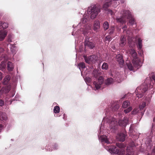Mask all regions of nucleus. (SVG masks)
I'll list each match as a JSON object with an SVG mask.
<instances>
[{
  "mask_svg": "<svg viewBox=\"0 0 155 155\" xmlns=\"http://www.w3.org/2000/svg\"><path fill=\"white\" fill-rule=\"evenodd\" d=\"M148 142H146V143H147V144L148 143H150V142H151V139L150 138H149L148 139Z\"/></svg>",
  "mask_w": 155,
  "mask_h": 155,
  "instance_id": "5fc2aeb1",
  "label": "nucleus"
},
{
  "mask_svg": "<svg viewBox=\"0 0 155 155\" xmlns=\"http://www.w3.org/2000/svg\"><path fill=\"white\" fill-rule=\"evenodd\" d=\"M8 27V24L5 22H3L2 21L0 22V28H1L3 29H5Z\"/></svg>",
  "mask_w": 155,
  "mask_h": 155,
  "instance_id": "c85d7f7f",
  "label": "nucleus"
},
{
  "mask_svg": "<svg viewBox=\"0 0 155 155\" xmlns=\"http://www.w3.org/2000/svg\"><path fill=\"white\" fill-rule=\"evenodd\" d=\"M4 50L3 48L0 47V54L3 52Z\"/></svg>",
  "mask_w": 155,
  "mask_h": 155,
  "instance_id": "864d4df0",
  "label": "nucleus"
},
{
  "mask_svg": "<svg viewBox=\"0 0 155 155\" xmlns=\"http://www.w3.org/2000/svg\"><path fill=\"white\" fill-rule=\"evenodd\" d=\"M104 148L111 153H114L116 154L118 153L119 150L114 146H106L104 145Z\"/></svg>",
  "mask_w": 155,
  "mask_h": 155,
  "instance_id": "9b49d317",
  "label": "nucleus"
},
{
  "mask_svg": "<svg viewBox=\"0 0 155 155\" xmlns=\"http://www.w3.org/2000/svg\"><path fill=\"white\" fill-rule=\"evenodd\" d=\"M126 96V95H124L123 97H122V98H124Z\"/></svg>",
  "mask_w": 155,
  "mask_h": 155,
  "instance_id": "774afa93",
  "label": "nucleus"
},
{
  "mask_svg": "<svg viewBox=\"0 0 155 155\" xmlns=\"http://www.w3.org/2000/svg\"><path fill=\"white\" fill-rule=\"evenodd\" d=\"M139 51H138V54L140 55L142 57L143 55V50L142 49H138Z\"/></svg>",
  "mask_w": 155,
  "mask_h": 155,
  "instance_id": "37998d69",
  "label": "nucleus"
},
{
  "mask_svg": "<svg viewBox=\"0 0 155 155\" xmlns=\"http://www.w3.org/2000/svg\"><path fill=\"white\" fill-rule=\"evenodd\" d=\"M10 79V77L9 75L6 76L4 78L3 82V83L4 84H7L8 82Z\"/></svg>",
  "mask_w": 155,
  "mask_h": 155,
  "instance_id": "7c9ffc66",
  "label": "nucleus"
},
{
  "mask_svg": "<svg viewBox=\"0 0 155 155\" xmlns=\"http://www.w3.org/2000/svg\"><path fill=\"white\" fill-rule=\"evenodd\" d=\"M93 74L94 77H96L98 76V72L97 70H94L93 72Z\"/></svg>",
  "mask_w": 155,
  "mask_h": 155,
  "instance_id": "c03bdc74",
  "label": "nucleus"
},
{
  "mask_svg": "<svg viewBox=\"0 0 155 155\" xmlns=\"http://www.w3.org/2000/svg\"><path fill=\"white\" fill-rule=\"evenodd\" d=\"M4 101L1 100H0V106H2L4 105Z\"/></svg>",
  "mask_w": 155,
  "mask_h": 155,
  "instance_id": "603ef678",
  "label": "nucleus"
},
{
  "mask_svg": "<svg viewBox=\"0 0 155 155\" xmlns=\"http://www.w3.org/2000/svg\"><path fill=\"white\" fill-rule=\"evenodd\" d=\"M151 94H152V93H151V94H150L148 95V96H147L146 97H148V96H149V95L150 94H151V95H152ZM151 96H152V95H151Z\"/></svg>",
  "mask_w": 155,
  "mask_h": 155,
  "instance_id": "69168bd1",
  "label": "nucleus"
},
{
  "mask_svg": "<svg viewBox=\"0 0 155 155\" xmlns=\"http://www.w3.org/2000/svg\"><path fill=\"white\" fill-rule=\"evenodd\" d=\"M2 58L1 60L2 61L0 65V68L1 70L3 71L6 67V62L8 59L7 57L5 55H2Z\"/></svg>",
  "mask_w": 155,
  "mask_h": 155,
  "instance_id": "2eb2a0df",
  "label": "nucleus"
},
{
  "mask_svg": "<svg viewBox=\"0 0 155 155\" xmlns=\"http://www.w3.org/2000/svg\"><path fill=\"white\" fill-rule=\"evenodd\" d=\"M84 80L87 85H89L88 84L89 83H90L91 81V78L88 77H87L84 78Z\"/></svg>",
  "mask_w": 155,
  "mask_h": 155,
  "instance_id": "4c0bfd02",
  "label": "nucleus"
},
{
  "mask_svg": "<svg viewBox=\"0 0 155 155\" xmlns=\"http://www.w3.org/2000/svg\"><path fill=\"white\" fill-rule=\"evenodd\" d=\"M137 45L138 49H141L142 48V41L140 38H138Z\"/></svg>",
  "mask_w": 155,
  "mask_h": 155,
  "instance_id": "bb28decb",
  "label": "nucleus"
},
{
  "mask_svg": "<svg viewBox=\"0 0 155 155\" xmlns=\"http://www.w3.org/2000/svg\"><path fill=\"white\" fill-rule=\"evenodd\" d=\"M19 97V95H16L15 96V100L17 101L18 99V98Z\"/></svg>",
  "mask_w": 155,
  "mask_h": 155,
  "instance_id": "13d9d810",
  "label": "nucleus"
},
{
  "mask_svg": "<svg viewBox=\"0 0 155 155\" xmlns=\"http://www.w3.org/2000/svg\"><path fill=\"white\" fill-rule=\"evenodd\" d=\"M60 110V108L59 106H55L53 109L54 113L55 114H58L59 113Z\"/></svg>",
  "mask_w": 155,
  "mask_h": 155,
  "instance_id": "473e14b6",
  "label": "nucleus"
},
{
  "mask_svg": "<svg viewBox=\"0 0 155 155\" xmlns=\"http://www.w3.org/2000/svg\"><path fill=\"white\" fill-rule=\"evenodd\" d=\"M2 92L0 90V98H1L2 97Z\"/></svg>",
  "mask_w": 155,
  "mask_h": 155,
  "instance_id": "052dcab7",
  "label": "nucleus"
},
{
  "mask_svg": "<svg viewBox=\"0 0 155 155\" xmlns=\"http://www.w3.org/2000/svg\"><path fill=\"white\" fill-rule=\"evenodd\" d=\"M105 39L106 41H109L111 40L112 38L111 37H110L109 35H107L106 36Z\"/></svg>",
  "mask_w": 155,
  "mask_h": 155,
  "instance_id": "79ce46f5",
  "label": "nucleus"
},
{
  "mask_svg": "<svg viewBox=\"0 0 155 155\" xmlns=\"http://www.w3.org/2000/svg\"><path fill=\"white\" fill-rule=\"evenodd\" d=\"M109 27V25L108 22L106 21L104 22L103 24V27L104 30H107Z\"/></svg>",
  "mask_w": 155,
  "mask_h": 155,
  "instance_id": "72a5a7b5",
  "label": "nucleus"
},
{
  "mask_svg": "<svg viewBox=\"0 0 155 155\" xmlns=\"http://www.w3.org/2000/svg\"><path fill=\"white\" fill-rule=\"evenodd\" d=\"M7 31L3 30L0 31V41L3 40L7 35Z\"/></svg>",
  "mask_w": 155,
  "mask_h": 155,
  "instance_id": "6ab92c4d",
  "label": "nucleus"
},
{
  "mask_svg": "<svg viewBox=\"0 0 155 155\" xmlns=\"http://www.w3.org/2000/svg\"><path fill=\"white\" fill-rule=\"evenodd\" d=\"M10 95L9 96L10 97H13L15 94V91L14 90H13L11 91Z\"/></svg>",
  "mask_w": 155,
  "mask_h": 155,
  "instance_id": "49530a36",
  "label": "nucleus"
},
{
  "mask_svg": "<svg viewBox=\"0 0 155 155\" xmlns=\"http://www.w3.org/2000/svg\"><path fill=\"white\" fill-rule=\"evenodd\" d=\"M10 45H11L10 49L11 52L13 54H15L16 53L17 51H18L17 48L16 46H15V45H14L11 44Z\"/></svg>",
  "mask_w": 155,
  "mask_h": 155,
  "instance_id": "a878e982",
  "label": "nucleus"
},
{
  "mask_svg": "<svg viewBox=\"0 0 155 155\" xmlns=\"http://www.w3.org/2000/svg\"><path fill=\"white\" fill-rule=\"evenodd\" d=\"M111 4V0H106V2L104 4L103 6V9L105 10H106Z\"/></svg>",
  "mask_w": 155,
  "mask_h": 155,
  "instance_id": "aec40b11",
  "label": "nucleus"
},
{
  "mask_svg": "<svg viewBox=\"0 0 155 155\" xmlns=\"http://www.w3.org/2000/svg\"><path fill=\"white\" fill-rule=\"evenodd\" d=\"M7 119V117L5 113L0 112V120H6Z\"/></svg>",
  "mask_w": 155,
  "mask_h": 155,
  "instance_id": "393cba45",
  "label": "nucleus"
},
{
  "mask_svg": "<svg viewBox=\"0 0 155 155\" xmlns=\"http://www.w3.org/2000/svg\"><path fill=\"white\" fill-rule=\"evenodd\" d=\"M126 37L124 36H122L120 38V45L121 47H123L126 44Z\"/></svg>",
  "mask_w": 155,
  "mask_h": 155,
  "instance_id": "4be33fe9",
  "label": "nucleus"
},
{
  "mask_svg": "<svg viewBox=\"0 0 155 155\" xmlns=\"http://www.w3.org/2000/svg\"><path fill=\"white\" fill-rule=\"evenodd\" d=\"M89 38L86 37L84 41V45L85 48H89L90 49H93L95 47L94 44L92 41L89 40Z\"/></svg>",
  "mask_w": 155,
  "mask_h": 155,
  "instance_id": "ddd939ff",
  "label": "nucleus"
},
{
  "mask_svg": "<svg viewBox=\"0 0 155 155\" xmlns=\"http://www.w3.org/2000/svg\"><path fill=\"white\" fill-rule=\"evenodd\" d=\"M115 31V28L114 27L112 26L109 29L108 31V33L110 35H112L113 34Z\"/></svg>",
  "mask_w": 155,
  "mask_h": 155,
  "instance_id": "58836bf2",
  "label": "nucleus"
},
{
  "mask_svg": "<svg viewBox=\"0 0 155 155\" xmlns=\"http://www.w3.org/2000/svg\"><path fill=\"white\" fill-rule=\"evenodd\" d=\"M8 41L9 42H12V36L11 35L8 36Z\"/></svg>",
  "mask_w": 155,
  "mask_h": 155,
  "instance_id": "8fccbe9b",
  "label": "nucleus"
},
{
  "mask_svg": "<svg viewBox=\"0 0 155 155\" xmlns=\"http://www.w3.org/2000/svg\"><path fill=\"white\" fill-rule=\"evenodd\" d=\"M153 122L155 123V117L153 119Z\"/></svg>",
  "mask_w": 155,
  "mask_h": 155,
  "instance_id": "e2e57ef3",
  "label": "nucleus"
},
{
  "mask_svg": "<svg viewBox=\"0 0 155 155\" xmlns=\"http://www.w3.org/2000/svg\"><path fill=\"white\" fill-rule=\"evenodd\" d=\"M127 26L126 25H124L122 27V29L124 32H125L127 33V39L128 41L129 45L130 47L132 48L134 45V42L132 41L133 39L132 33L129 31H126Z\"/></svg>",
  "mask_w": 155,
  "mask_h": 155,
  "instance_id": "0eeeda50",
  "label": "nucleus"
},
{
  "mask_svg": "<svg viewBox=\"0 0 155 155\" xmlns=\"http://www.w3.org/2000/svg\"><path fill=\"white\" fill-rule=\"evenodd\" d=\"M89 19V16L84 14L83 18L81 19V21L76 27L78 30L75 32L74 31L72 33V35H75L76 37L78 38L82 34H83L86 37H88V36L91 32H93L91 25L86 24V23L88 21Z\"/></svg>",
  "mask_w": 155,
  "mask_h": 155,
  "instance_id": "f03ea898",
  "label": "nucleus"
},
{
  "mask_svg": "<svg viewBox=\"0 0 155 155\" xmlns=\"http://www.w3.org/2000/svg\"><path fill=\"white\" fill-rule=\"evenodd\" d=\"M152 79L155 82V74L153 73H151L149 77L146 78L143 83L136 88L135 92L136 96L138 99L143 96L144 93L147 91L148 87L151 88L153 87L152 84Z\"/></svg>",
  "mask_w": 155,
  "mask_h": 155,
  "instance_id": "7ed1b4c3",
  "label": "nucleus"
},
{
  "mask_svg": "<svg viewBox=\"0 0 155 155\" xmlns=\"http://www.w3.org/2000/svg\"><path fill=\"white\" fill-rule=\"evenodd\" d=\"M128 121V119L126 117H124L123 120H120L118 123L120 126L124 127L127 124Z\"/></svg>",
  "mask_w": 155,
  "mask_h": 155,
  "instance_id": "f3484780",
  "label": "nucleus"
},
{
  "mask_svg": "<svg viewBox=\"0 0 155 155\" xmlns=\"http://www.w3.org/2000/svg\"><path fill=\"white\" fill-rule=\"evenodd\" d=\"M153 152H155V147H154L153 149Z\"/></svg>",
  "mask_w": 155,
  "mask_h": 155,
  "instance_id": "680f3d73",
  "label": "nucleus"
},
{
  "mask_svg": "<svg viewBox=\"0 0 155 155\" xmlns=\"http://www.w3.org/2000/svg\"><path fill=\"white\" fill-rule=\"evenodd\" d=\"M113 80L112 78H108L106 80L105 84L107 85H110L113 83Z\"/></svg>",
  "mask_w": 155,
  "mask_h": 155,
  "instance_id": "2f4dec72",
  "label": "nucleus"
},
{
  "mask_svg": "<svg viewBox=\"0 0 155 155\" xmlns=\"http://www.w3.org/2000/svg\"><path fill=\"white\" fill-rule=\"evenodd\" d=\"M131 16V13L130 11L123 9L118 13L116 19L117 23L125 24L127 22V19H130Z\"/></svg>",
  "mask_w": 155,
  "mask_h": 155,
  "instance_id": "39448f33",
  "label": "nucleus"
},
{
  "mask_svg": "<svg viewBox=\"0 0 155 155\" xmlns=\"http://www.w3.org/2000/svg\"><path fill=\"white\" fill-rule=\"evenodd\" d=\"M103 0H99V2H102Z\"/></svg>",
  "mask_w": 155,
  "mask_h": 155,
  "instance_id": "0e129e2a",
  "label": "nucleus"
},
{
  "mask_svg": "<svg viewBox=\"0 0 155 155\" xmlns=\"http://www.w3.org/2000/svg\"><path fill=\"white\" fill-rule=\"evenodd\" d=\"M130 104V102L128 101H126L123 102L122 106L124 108L127 107Z\"/></svg>",
  "mask_w": 155,
  "mask_h": 155,
  "instance_id": "cd10ccee",
  "label": "nucleus"
},
{
  "mask_svg": "<svg viewBox=\"0 0 155 155\" xmlns=\"http://www.w3.org/2000/svg\"><path fill=\"white\" fill-rule=\"evenodd\" d=\"M126 134L121 133H119L117 136V138L119 141L123 142L125 140Z\"/></svg>",
  "mask_w": 155,
  "mask_h": 155,
  "instance_id": "a211bd4d",
  "label": "nucleus"
},
{
  "mask_svg": "<svg viewBox=\"0 0 155 155\" xmlns=\"http://www.w3.org/2000/svg\"><path fill=\"white\" fill-rule=\"evenodd\" d=\"M14 68V66L13 64L10 61H8L7 65V68L8 71H12Z\"/></svg>",
  "mask_w": 155,
  "mask_h": 155,
  "instance_id": "5701e85b",
  "label": "nucleus"
},
{
  "mask_svg": "<svg viewBox=\"0 0 155 155\" xmlns=\"http://www.w3.org/2000/svg\"><path fill=\"white\" fill-rule=\"evenodd\" d=\"M116 58L120 64L123 65V64L124 62L122 56L120 54L117 55L116 56Z\"/></svg>",
  "mask_w": 155,
  "mask_h": 155,
  "instance_id": "412c9836",
  "label": "nucleus"
},
{
  "mask_svg": "<svg viewBox=\"0 0 155 155\" xmlns=\"http://www.w3.org/2000/svg\"><path fill=\"white\" fill-rule=\"evenodd\" d=\"M126 1V0H120V2L121 3H124Z\"/></svg>",
  "mask_w": 155,
  "mask_h": 155,
  "instance_id": "6e6d98bb",
  "label": "nucleus"
},
{
  "mask_svg": "<svg viewBox=\"0 0 155 155\" xmlns=\"http://www.w3.org/2000/svg\"><path fill=\"white\" fill-rule=\"evenodd\" d=\"M104 79L102 76L100 77L97 81L93 82L94 88V89L96 91L99 89L101 87L102 84L104 82Z\"/></svg>",
  "mask_w": 155,
  "mask_h": 155,
  "instance_id": "1a4fd4ad",
  "label": "nucleus"
},
{
  "mask_svg": "<svg viewBox=\"0 0 155 155\" xmlns=\"http://www.w3.org/2000/svg\"><path fill=\"white\" fill-rule=\"evenodd\" d=\"M84 59L86 63L90 64L91 63H94L96 62L98 59V57L95 55H91L88 57H84Z\"/></svg>",
  "mask_w": 155,
  "mask_h": 155,
  "instance_id": "9d476101",
  "label": "nucleus"
},
{
  "mask_svg": "<svg viewBox=\"0 0 155 155\" xmlns=\"http://www.w3.org/2000/svg\"><path fill=\"white\" fill-rule=\"evenodd\" d=\"M115 77L116 78H120L121 75L119 74V73L118 72L116 74Z\"/></svg>",
  "mask_w": 155,
  "mask_h": 155,
  "instance_id": "09e8293b",
  "label": "nucleus"
},
{
  "mask_svg": "<svg viewBox=\"0 0 155 155\" xmlns=\"http://www.w3.org/2000/svg\"><path fill=\"white\" fill-rule=\"evenodd\" d=\"M3 127L2 125L0 124V132L1 131V130L3 129Z\"/></svg>",
  "mask_w": 155,
  "mask_h": 155,
  "instance_id": "4d7b16f0",
  "label": "nucleus"
},
{
  "mask_svg": "<svg viewBox=\"0 0 155 155\" xmlns=\"http://www.w3.org/2000/svg\"><path fill=\"white\" fill-rule=\"evenodd\" d=\"M140 109L138 108H135L131 112V114L133 115H135L137 114L138 113H140Z\"/></svg>",
  "mask_w": 155,
  "mask_h": 155,
  "instance_id": "c9c22d12",
  "label": "nucleus"
},
{
  "mask_svg": "<svg viewBox=\"0 0 155 155\" xmlns=\"http://www.w3.org/2000/svg\"><path fill=\"white\" fill-rule=\"evenodd\" d=\"M108 65L107 63L104 62L101 67L102 69L103 70H107V69Z\"/></svg>",
  "mask_w": 155,
  "mask_h": 155,
  "instance_id": "e433bc0d",
  "label": "nucleus"
},
{
  "mask_svg": "<svg viewBox=\"0 0 155 155\" xmlns=\"http://www.w3.org/2000/svg\"><path fill=\"white\" fill-rule=\"evenodd\" d=\"M107 12L109 14H110L111 15H113L114 14V13L113 12V11L110 9H108L107 10Z\"/></svg>",
  "mask_w": 155,
  "mask_h": 155,
  "instance_id": "de8ad7c7",
  "label": "nucleus"
},
{
  "mask_svg": "<svg viewBox=\"0 0 155 155\" xmlns=\"http://www.w3.org/2000/svg\"><path fill=\"white\" fill-rule=\"evenodd\" d=\"M128 22L131 25H136V23L134 18L132 17V16L129 19Z\"/></svg>",
  "mask_w": 155,
  "mask_h": 155,
  "instance_id": "c756f323",
  "label": "nucleus"
},
{
  "mask_svg": "<svg viewBox=\"0 0 155 155\" xmlns=\"http://www.w3.org/2000/svg\"><path fill=\"white\" fill-rule=\"evenodd\" d=\"M10 90V86H6L3 87L0 90L3 94H6L9 92Z\"/></svg>",
  "mask_w": 155,
  "mask_h": 155,
  "instance_id": "b1692460",
  "label": "nucleus"
},
{
  "mask_svg": "<svg viewBox=\"0 0 155 155\" xmlns=\"http://www.w3.org/2000/svg\"><path fill=\"white\" fill-rule=\"evenodd\" d=\"M101 12L99 6H97L95 4L91 5L89 7L87 10V14L90 15L92 19L95 18Z\"/></svg>",
  "mask_w": 155,
  "mask_h": 155,
  "instance_id": "423d86ee",
  "label": "nucleus"
},
{
  "mask_svg": "<svg viewBox=\"0 0 155 155\" xmlns=\"http://www.w3.org/2000/svg\"><path fill=\"white\" fill-rule=\"evenodd\" d=\"M154 126V125L153 124H152V128H153V127Z\"/></svg>",
  "mask_w": 155,
  "mask_h": 155,
  "instance_id": "338daca9",
  "label": "nucleus"
},
{
  "mask_svg": "<svg viewBox=\"0 0 155 155\" xmlns=\"http://www.w3.org/2000/svg\"><path fill=\"white\" fill-rule=\"evenodd\" d=\"M78 66L81 71V75L82 76L83 74L87 75V68L85 67V63L84 62L80 63L78 64Z\"/></svg>",
  "mask_w": 155,
  "mask_h": 155,
  "instance_id": "f8f14e48",
  "label": "nucleus"
},
{
  "mask_svg": "<svg viewBox=\"0 0 155 155\" xmlns=\"http://www.w3.org/2000/svg\"><path fill=\"white\" fill-rule=\"evenodd\" d=\"M133 125L132 124L130 125L129 128V131L130 132V135L132 137H134V134L133 135Z\"/></svg>",
  "mask_w": 155,
  "mask_h": 155,
  "instance_id": "f704fd0d",
  "label": "nucleus"
},
{
  "mask_svg": "<svg viewBox=\"0 0 155 155\" xmlns=\"http://www.w3.org/2000/svg\"><path fill=\"white\" fill-rule=\"evenodd\" d=\"M132 107H130L124 110V112L125 114H127L130 112L132 110Z\"/></svg>",
  "mask_w": 155,
  "mask_h": 155,
  "instance_id": "ea45409f",
  "label": "nucleus"
},
{
  "mask_svg": "<svg viewBox=\"0 0 155 155\" xmlns=\"http://www.w3.org/2000/svg\"><path fill=\"white\" fill-rule=\"evenodd\" d=\"M2 73L0 72V80H2Z\"/></svg>",
  "mask_w": 155,
  "mask_h": 155,
  "instance_id": "bf43d9fd",
  "label": "nucleus"
},
{
  "mask_svg": "<svg viewBox=\"0 0 155 155\" xmlns=\"http://www.w3.org/2000/svg\"><path fill=\"white\" fill-rule=\"evenodd\" d=\"M63 118L64 120H66L67 118V115L65 114H63Z\"/></svg>",
  "mask_w": 155,
  "mask_h": 155,
  "instance_id": "3c124183",
  "label": "nucleus"
},
{
  "mask_svg": "<svg viewBox=\"0 0 155 155\" xmlns=\"http://www.w3.org/2000/svg\"><path fill=\"white\" fill-rule=\"evenodd\" d=\"M59 148L58 144L56 143H53L52 144H49L46 146V149L48 151H52L53 150H56Z\"/></svg>",
  "mask_w": 155,
  "mask_h": 155,
  "instance_id": "4468645a",
  "label": "nucleus"
},
{
  "mask_svg": "<svg viewBox=\"0 0 155 155\" xmlns=\"http://www.w3.org/2000/svg\"><path fill=\"white\" fill-rule=\"evenodd\" d=\"M107 127H109L111 132L115 133L118 127L116 120L114 118L110 117L108 118L106 117L103 118L99 130L98 131L99 140L102 144L104 143L108 144L110 143L105 135H102L106 132Z\"/></svg>",
  "mask_w": 155,
  "mask_h": 155,
  "instance_id": "f257e3e1",
  "label": "nucleus"
},
{
  "mask_svg": "<svg viewBox=\"0 0 155 155\" xmlns=\"http://www.w3.org/2000/svg\"><path fill=\"white\" fill-rule=\"evenodd\" d=\"M151 97V94H150L148 97H146L145 98V101L143 102L141 105L140 106L139 108L140 111V115L142 116H143L145 112V110L144 108L146 106V104H148L150 103Z\"/></svg>",
  "mask_w": 155,
  "mask_h": 155,
  "instance_id": "6e6552de",
  "label": "nucleus"
},
{
  "mask_svg": "<svg viewBox=\"0 0 155 155\" xmlns=\"http://www.w3.org/2000/svg\"><path fill=\"white\" fill-rule=\"evenodd\" d=\"M93 26V29L94 31L98 32L100 31L101 28L100 23L98 20H96L94 21Z\"/></svg>",
  "mask_w": 155,
  "mask_h": 155,
  "instance_id": "dca6fc26",
  "label": "nucleus"
},
{
  "mask_svg": "<svg viewBox=\"0 0 155 155\" xmlns=\"http://www.w3.org/2000/svg\"><path fill=\"white\" fill-rule=\"evenodd\" d=\"M128 52L132 59L134 66L128 61H127L126 63L128 68L130 71H134V68L137 69L139 68L142 66V63L140 59L137 57V53L134 49H129Z\"/></svg>",
  "mask_w": 155,
  "mask_h": 155,
  "instance_id": "20e7f679",
  "label": "nucleus"
},
{
  "mask_svg": "<svg viewBox=\"0 0 155 155\" xmlns=\"http://www.w3.org/2000/svg\"><path fill=\"white\" fill-rule=\"evenodd\" d=\"M119 106L118 104H117L114 105V107L113 108L112 110L114 111L117 110L119 108Z\"/></svg>",
  "mask_w": 155,
  "mask_h": 155,
  "instance_id": "a19ab883",
  "label": "nucleus"
},
{
  "mask_svg": "<svg viewBox=\"0 0 155 155\" xmlns=\"http://www.w3.org/2000/svg\"><path fill=\"white\" fill-rule=\"evenodd\" d=\"M116 145L120 148H122L124 147V145L121 143H116Z\"/></svg>",
  "mask_w": 155,
  "mask_h": 155,
  "instance_id": "a18cd8bd",
  "label": "nucleus"
}]
</instances>
